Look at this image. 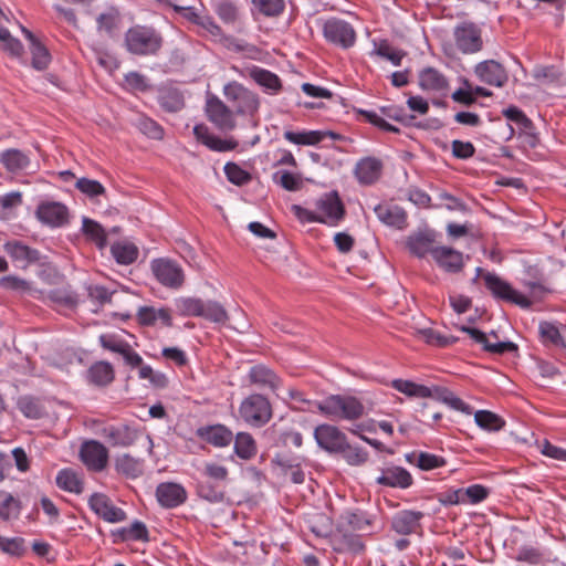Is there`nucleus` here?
Listing matches in <instances>:
<instances>
[{
    "label": "nucleus",
    "mask_w": 566,
    "mask_h": 566,
    "mask_svg": "<svg viewBox=\"0 0 566 566\" xmlns=\"http://www.w3.org/2000/svg\"><path fill=\"white\" fill-rule=\"evenodd\" d=\"M111 252L117 263L128 265L138 258V249L129 242H116L111 247Z\"/></svg>",
    "instance_id": "44"
},
{
    "label": "nucleus",
    "mask_w": 566,
    "mask_h": 566,
    "mask_svg": "<svg viewBox=\"0 0 566 566\" xmlns=\"http://www.w3.org/2000/svg\"><path fill=\"white\" fill-rule=\"evenodd\" d=\"M248 377L251 384L258 386L260 389H268L272 392H276L281 386V378L264 365L251 367Z\"/></svg>",
    "instance_id": "27"
},
{
    "label": "nucleus",
    "mask_w": 566,
    "mask_h": 566,
    "mask_svg": "<svg viewBox=\"0 0 566 566\" xmlns=\"http://www.w3.org/2000/svg\"><path fill=\"white\" fill-rule=\"evenodd\" d=\"M432 258L436 263L449 273H458L463 266V254L449 247H437L432 251Z\"/></svg>",
    "instance_id": "26"
},
{
    "label": "nucleus",
    "mask_w": 566,
    "mask_h": 566,
    "mask_svg": "<svg viewBox=\"0 0 566 566\" xmlns=\"http://www.w3.org/2000/svg\"><path fill=\"white\" fill-rule=\"evenodd\" d=\"M55 482L61 490L70 493L81 494L84 490L83 481L72 469H63L59 471Z\"/></svg>",
    "instance_id": "40"
},
{
    "label": "nucleus",
    "mask_w": 566,
    "mask_h": 566,
    "mask_svg": "<svg viewBox=\"0 0 566 566\" xmlns=\"http://www.w3.org/2000/svg\"><path fill=\"white\" fill-rule=\"evenodd\" d=\"M96 31L108 38H114L119 30L122 17L115 7H109L96 15Z\"/></svg>",
    "instance_id": "29"
},
{
    "label": "nucleus",
    "mask_w": 566,
    "mask_h": 566,
    "mask_svg": "<svg viewBox=\"0 0 566 566\" xmlns=\"http://www.w3.org/2000/svg\"><path fill=\"white\" fill-rule=\"evenodd\" d=\"M239 415L247 424L261 428L271 420L273 411L266 397L261 394H252L241 401Z\"/></svg>",
    "instance_id": "3"
},
{
    "label": "nucleus",
    "mask_w": 566,
    "mask_h": 566,
    "mask_svg": "<svg viewBox=\"0 0 566 566\" xmlns=\"http://www.w3.org/2000/svg\"><path fill=\"white\" fill-rule=\"evenodd\" d=\"M459 329L463 333H467L475 344L480 345L483 350L488 353L503 355L517 350V345L515 343L510 340H500L495 332L485 334L478 328L465 325L460 326Z\"/></svg>",
    "instance_id": "9"
},
{
    "label": "nucleus",
    "mask_w": 566,
    "mask_h": 566,
    "mask_svg": "<svg viewBox=\"0 0 566 566\" xmlns=\"http://www.w3.org/2000/svg\"><path fill=\"white\" fill-rule=\"evenodd\" d=\"M160 107L167 112L176 113L184 108L185 99L176 88H168L160 92L158 96Z\"/></svg>",
    "instance_id": "46"
},
{
    "label": "nucleus",
    "mask_w": 566,
    "mask_h": 566,
    "mask_svg": "<svg viewBox=\"0 0 566 566\" xmlns=\"http://www.w3.org/2000/svg\"><path fill=\"white\" fill-rule=\"evenodd\" d=\"M331 545L337 553L358 555L365 552L361 536L349 532L342 524H337L335 532L331 535Z\"/></svg>",
    "instance_id": "12"
},
{
    "label": "nucleus",
    "mask_w": 566,
    "mask_h": 566,
    "mask_svg": "<svg viewBox=\"0 0 566 566\" xmlns=\"http://www.w3.org/2000/svg\"><path fill=\"white\" fill-rule=\"evenodd\" d=\"M374 521L375 515L356 509L344 511L339 516L338 524H342L344 527H350L354 531H366L374 524Z\"/></svg>",
    "instance_id": "32"
},
{
    "label": "nucleus",
    "mask_w": 566,
    "mask_h": 566,
    "mask_svg": "<svg viewBox=\"0 0 566 566\" xmlns=\"http://www.w3.org/2000/svg\"><path fill=\"white\" fill-rule=\"evenodd\" d=\"M474 421L486 431H500L505 426V420L490 410H478L474 413Z\"/></svg>",
    "instance_id": "47"
},
{
    "label": "nucleus",
    "mask_w": 566,
    "mask_h": 566,
    "mask_svg": "<svg viewBox=\"0 0 566 566\" xmlns=\"http://www.w3.org/2000/svg\"><path fill=\"white\" fill-rule=\"evenodd\" d=\"M0 287L19 293H28L31 291L30 283L15 275H7L1 277Z\"/></svg>",
    "instance_id": "62"
},
{
    "label": "nucleus",
    "mask_w": 566,
    "mask_h": 566,
    "mask_svg": "<svg viewBox=\"0 0 566 566\" xmlns=\"http://www.w3.org/2000/svg\"><path fill=\"white\" fill-rule=\"evenodd\" d=\"M321 223L336 227L345 217V207L336 191L324 193L315 202Z\"/></svg>",
    "instance_id": "10"
},
{
    "label": "nucleus",
    "mask_w": 566,
    "mask_h": 566,
    "mask_svg": "<svg viewBox=\"0 0 566 566\" xmlns=\"http://www.w3.org/2000/svg\"><path fill=\"white\" fill-rule=\"evenodd\" d=\"M474 73L481 82L495 87L504 86L509 80L504 66L495 60H485L478 63Z\"/></svg>",
    "instance_id": "18"
},
{
    "label": "nucleus",
    "mask_w": 566,
    "mask_h": 566,
    "mask_svg": "<svg viewBox=\"0 0 566 566\" xmlns=\"http://www.w3.org/2000/svg\"><path fill=\"white\" fill-rule=\"evenodd\" d=\"M373 53L390 61L395 66H399L406 55L405 51L391 46L386 40L380 41Z\"/></svg>",
    "instance_id": "53"
},
{
    "label": "nucleus",
    "mask_w": 566,
    "mask_h": 566,
    "mask_svg": "<svg viewBox=\"0 0 566 566\" xmlns=\"http://www.w3.org/2000/svg\"><path fill=\"white\" fill-rule=\"evenodd\" d=\"M223 95L235 108V114L252 116L260 107L259 96L235 81L223 86Z\"/></svg>",
    "instance_id": "5"
},
{
    "label": "nucleus",
    "mask_w": 566,
    "mask_h": 566,
    "mask_svg": "<svg viewBox=\"0 0 566 566\" xmlns=\"http://www.w3.org/2000/svg\"><path fill=\"white\" fill-rule=\"evenodd\" d=\"M374 212L378 220L388 227H394L399 230L407 227V213L397 205L381 202L374 207Z\"/></svg>",
    "instance_id": "25"
},
{
    "label": "nucleus",
    "mask_w": 566,
    "mask_h": 566,
    "mask_svg": "<svg viewBox=\"0 0 566 566\" xmlns=\"http://www.w3.org/2000/svg\"><path fill=\"white\" fill-rule=\"evenodd\" d=\"M538 337L546 347L566 349V324L558 321H541Z\"/></svg>",
    "instance_id": "16"
},
{
    "label": "nucleus",
    "mask_w": 566,
    "mask_h": 566,
    "mask_svg": "<svg viewBox=\"0 0 566 566\" xmlns=\"http://www.w3.org/2000/svg\"><path fill=\"white\" fill-rule=\"evenodd\" d=\"M423 513L420 511L402 510L397 512L391 520L392 530L400 535H409L420 526Z\"/></svg>",
    "instance_id": "28"
},
{
    "label": "nucleus",
    "mask_w": 566,
    "mask_h": 566,
    "mask_svg": "<svg viewBox=\"0 0 566 566\" xmlns=\"http://www.w3.org/2000/svg\"><path fill=\"white\" fill-rule=\"evenodd\" d=\"M283 137L287 142L298 146H315L321 143L319 130H285Z\"/></svg>",
    "instance_id": "48"
},
{
    "label": "nucleus",
    "mask_w": 566,
    "mask_h": 566,
    "mask_svg": "<svg viewBox=\"0 0 566 566\" xmlns=\"http://www.w3.org/2000/svg\"><path fill=\"white\" fill-rule=\"evenodd\" d=\"M19 410L30 419H40L44 415L41 400L32 396H22L18 400Z\"/></svg>",
    "instance_id": "49"
},
{
    "label": "nucleus",
    "mask_w": 566,
    "mask_h": 566,
    "mask_svg": "<svg viewBox=\"0 0 566 566\" xmlns=\"http://www.w3.org/2000/svg\"><path fill=\"white\" fill-rule=\"evenodd\" d=\"M90 509L108 523H118L126 520V513L113 504L104 493H93L88 499Z\"/></svg>",
    "instance_id": "14"
},
{
    "label": "nucleus",
    "mask_w": 566,
    "mask_h": 566,
    "mask_svg": "<svg viewBox=\"0 0 566 566\" xmlns=\"http://www.w3.org/2000/svg\"><path fill=\"white\" fill-rule=\"evenodd\" d=\"M82 231L86 238L94 241L99 249H104L107 244L106 232L103 227L87 217L82 220Z\"/></svg>",
    "instance_id": "45"
},
{
    "label": "nucleus",
    "mask_w": 566,
    "mask_h": 566,
    "mask_svg": "<svg viewBox=\"0 0 566 566\" xmlns=\"http://www.w3.org/2000/svg\"><path fill=\"white\" fill-rule=\"evenodd\" d=\"M317 444L329 453H338L347 441L346 434L332 424H319L314 430Z\"/></svg>",
    "instance_id": "13"
},
{
    "label": "nucleus",
    "mask_w": 566,
    "mask_h": 566,
    "mask_svg": "<svg viewBox=\"0 0 566 566\" xmlns=\"http://www.w3.org/2000/svg\"><path fill=\"white\" fill-rule=\"evenodd\" d=\"M176 308L181 316L200 317L203 313V301L196 297H179L176 300Z\"/></svg>",
    "instance_id": "51"
},
{
    "label": "nucleus",
    "mask_w": 566,
    "mask_h": 566,
    "mask_svg": "<svg viewBox=\"0 0 566 566\" xmlns=\"http://www.w3.org/2000/svg\"><path fill=\"white\" fill-rule=\"evenodd\" d=\"M202 478L216 481L227 485L229 481V470L226 465L216 462H205L201 469Z\"/></svg>",
    "instance_id": "52"
},
{
    "label": "nucleus",
    "mask_w": 566,
    "mask_h": 566,
    "mask_svg": "<svg viewBox=\"0 0 566 566\" xmlns=\"http://www.w3.org/2000/svg\"><path fill=\"white\" fill-rule=\"evenodd\" d=\"M457 49L463 54H475L483 49L482 30L473 22H462L454 28Z\"/></svg>",
    "instance_id": "8"
},
{
    "label": "nucleus",
    "mask_w": 566,
    "mask_h": 566,
    "mask_svg": "<svg viewBox=\"0 0 566 566\" xmlns=\"http://www.w3.org/2000/svg\"><path fill=\"white\" fill-rule=\"evenodd\" d=\"M382 164L374 157L360 159L355 167V176L363 185H371L376 182L381 175Z\"/></svg>",
    "instance_id": "31"
},
{
    "label": "nucleus",
    "mask_w": 566,
    "mask_h": 566,
    "mask_svg": "<svg viewBox=\"0 0 566 566\" xmlns=\"http://www.w3.org/2000/svg\"><path fill=\"white\" fill-rule=\"evenodd\" d=\"M3 249L11 260L21 269H27L31 264L40 262L41 259L39 250L32 249L19 240L6 242Z\"/></svg>",
    "instance_id": "20"
},
{
    "label": "nucleus",
    "mask_w": 566,
    "mask_h": 566,
    "mask_svg": "<svg viewBox=\"0 0 566 566\" xmlns=\"http://www.w3.org/2000/svg\"><path fill=\"white\" fill-rule=\"evenodd\" d=\"M187 497L186 489L179 483L163 482L156 488V499L164 509L178 507L187 501Z\"/></svg>",
    "instance_id": "19"
},
{
    "label": "nucleus",
    "mask_w": 566,
    "mask_h": 566,
    "mask_svg": "<svg viewBox=\"0 0 566 566\" xmlns=\"http://www.w3.org/2000/svg\"><path fill=\"white\" fill-rule=\"evenodd\" d=\"M343 450L339 453L343 454L346 462L350 465H359L367 461L368 452L359 446H352L347 441L345 442Z\"/></svg>",
    "instance_id": "56"
},
{
    "label": "nucleus",
    "mask_w": 566,
    "mask_h": 566,
    "mask_svg": "<svg viewBox=\"0 0 566 566\" xmlns=\"http://www.w3.org/2000/svg\"><path fill=\"white\" fill-rule=\"evenodd\" d=\"M273 180L287 191H296L302 187L301 177L287 170H279L274 172Z\"/></svg>",
    "instance_id": "55"
},
{
    "label": "nucleus",
    "mask_w": 566,
    "mask_h": 566,
    "mask_svg": "<svg viewBox=\"0 0 566 566\" xmlns=\"http://www.w3.org/2000/svg\"><path fill=\"white\" fill-rule=\"evenodd\" d=\"M80 455L87 469L95 472L103 471L108 462V450L96 440L84 442L81 447Z\"/></svg>",
    "instance_id": "17"
},
{
    "label": "nucleus",
    "mask_w": 566,
    "mask_h": 566,
    "mask_svg": "<svg viewBox=\"0 0 566 566\" xmlns=\"http://www.w3.org/2000/svg\"><path fill=\"white\" fill-rule=\"evenodd\" d=\"M115 470L126 478L136 479L144 472V461L125 453L115 459Z\"/></svg>",
    "instance_id": "38"
},
{
    "label": "nucleus",
    "mask_w": 566,
    "mask_h": 566,
    "mask_svg": "<svg viewBox=\"0 0 566 566\" xmlns=\"http://www.w3.org/2000/svg\"><path fill=\"white\" fill-rule=\"evenodd\" d=\"M203 313L200 315V317H203L208 321H211L213 323H226L228 321V313L224 310V307L216 302V301H208L203 302Z\"/></svg>",
    "instance_id": "54"
},
{
    "label": "nucleus",
    "mask_w": 566,
    "mask_h": 566,
    "mask_svg": "<svg viewBox=\"0 0 566 566\" xmlns=\"http://www.w3.org/2000/svg\"><path fill=\"white\" fill-rule=\"evenodd\" d=\"M0 551L13 557H21L25 552L22 537H4L0 535Z\"/></svg>",
    "instance_id": "57"
},
{
    "label": "nucleus",
    "mask_w": 566,
    "mask_h": 566,
    "mask_svg": "<svg viewBox=\"0 0 566 566\" xmlns=\"http://www.w3.org/2000/svg\"><path fill=\"white\" fill-rule=\"evenodd\" d=\"M419 85L423 91L444 93L449 83L447 77L433 67H426L419 74Z\"/></svg>",
    "instance_id": "33"
},
{
    "label": "nucleus",
    "mask_w": 566,
    "mask_h": 566,
    "mask_svg": "<svg viewBox=\"0 0 566 566\" xmlns=\"http://www.w3.org/2000/svg\"><path fill=\"white\" fill-rule=\"evenodd\" d=\"M223 169L228 180L235 186L247 185L251 180V175L234 163H227Z\"/></svg>",
    "instance_id": "58"
},
{
    "label": "nucleus",
    "mask_w": 566,
    "mask_h": 566,
    "mask_svg": "<svg viewBox=\"0 0 566 566\" xmlns=\"http://www.w3.org/2000/svg\"><path fill=\"white\" fill-rule=\"evenodd\" d=\"M193 135L197 140L214 151H229L237 147L238 143L233 140L221 139L209 132L208 126L198 124L193 127Z\"/></svg>",
    "instance_id": "30"
},
{
    "label": "nucleus",
    "mask_w": 566,
    "mask_h": 566,
    "mask_svg": "<svg viewBox=\"0 0 566 566\" xmlns=\"http://www.w3.org/2000/svg\"><path fill=\"white\" fill-rule=\"evenodd\" d=\"M163 45V34L153 25L134 24L124 34V48L135 56H156Z\"/></svg>",
    "instance_id": "1"
},
{
    "label": "nucleus",
    "mask_w": 566,
    "mask_h": 566,
    "mask_svg": "<svg viewBox=\"0 0 566 566\" xmlns=\"http://www.w3.org/2000/svg\"><path fill=\"white\" fill-rule=\"evenodd\" d=\"M150 270L156 280L165 287L180 289L185 283V273L180 264L166 258L154 259Z\"/></svg>",
    "instance_id": "6"
},
{
    "label": "nucleus",
    "mask_w": 566,
    "mask_h": 566,
    "mask_svg": "<svg viewBox=\"0 0 566 566\" xmlns=\"http://www.w3.org/2000/svg\"><path fill=\"white\" fill-rule=\"evenodd\" d=\"M379 111H380V114L382 115V117L385 116L387 118L394 119V120L402 123L405 125H409L411 123V120L415 118V116L408 115L405 112L403 107L398 106V105L381 106L379 108Z\"/></svg>",
    "instance_id": "61"
},
{
    "label": "nucleus",
    "mask_w": 566,
    "mask_h": 566,
    "mask_svg": "<svg viewBox=\"0 0 566 566\" xmlns=\"http://www.w3.org/2000/svg\"><path fill=\"white\" fill-rule=\"evenodd\" d=\"M0 163L8 171L18 172L29 167L30 158L22 150L11 148L0 153Z\"/></svg>",
    "instance_id": "37"
},
{
    "label": "nucleus",
    "mask_w": 566,
    "mask_h": 566,
    "mask_svg": "<svg viewBox=\"0 0 566 566\" xmlns=\"http://www.w3.org/2000/svg\"><path fill=\"white\" fill-rule=\"evenodd\" d=\"M20 501L17 500L12 494L0 491V518L8 521L17 517L20 513Z\"/></svg>",
    "instance_id": "50"
},
{
    "label": "nucleus",
    "mask_w": 566,
    "mask_h": 566,
    "mask_svg": "<svg viewBox=\"0 0 566 566\" xmlns=\"http://www.w3.org/2000/svg\"><path fill=\"white\" fill-rule=\"evenodd\" d=\"M437 235L434 230H420L408 235L406 245L412 255L422 259L429 253L432 255V251L437 248L433 245L437 241Z\"/></svg>",
    "instance_id": "21"
},
{
    "label": "nucleus",
    "mask_w": 566,
    "mask_h": 566,
    "mask_svg": "<svg viewBox=\"0 0 566 566\" xmlns=\"http://www.w3.org/2000/svg\"><path fill=\"white\" fill-rule=\"evenodd\" d=\"M46 298L53 304L67 310H73L78 305V296L70 287H57L48 292Z\"/></svg>",
    "instance_id": "43"
},
{
    "label": "nucleus",
    "mask_w": 566,
    "mask_h": 566,
    "mask_svg": "<svg viewBox=\"0 0 566 566\" xmlns=\"http://www.w3.org/2000/svg\"><path fill=\"white\" fill-rule=\"evenodd\" d=\"M234 453L242 460H250L256 455L258 447L249 432H238L234 438Z\"/></svg>",
    "instance_id": "42"
},
{
    "label": "nucleus",
    "mask_w": 566,
    "mask_h": 566,
    "mask_svg": "<svg viewBox=\"0 0 566 566\" xmlns=\"http://www.w3.org/2000/svg\"><path fill=\"white\" fill-rule=\"evenodd\" d=\"M22 31L25 38L30 42V50L32 54V66L35 70L42 71L45 70L51 61V56L49 51L44 45H42L39 40L33 35V33L24 28Z\"/></svg>",
    "instance_id": "36"
},
{
    "label": "nucleus",
    "mask_w": 566,
    "mask_h": 566,
    "mask_svg": "<svg viewBox=\"0 0 566 566\" xmlns=\"http://www.w3.org/2000/svg\"><path fill=\"white\" fill-rule=\"evenodd\" d=\"M35 214L40 222L52 228L64 227L69 223V209L61 202H41Z\"/></svg>",
    "instance_id": "15"
},
{
    "label": "nucleus",
    "mask_w": 566,
    "mask_h": 566,
    "mask_svg": "<svg viewBox=\"0 0 566 566\" xmlns=\"http://www.w3.org/2000/svg\"><path fill=\"white\" fill-rule=\"evenodd\" d=\"M196 436L216 448L228 447L233 440L232 431L221 423L199 427Z\"/></svg>",
    "instance_id": "23"
},
{
    "label": "nucleus",
    "mask_w": 566,
    "mask_h": 566,
    "mask_svg": "<svg viewBox=\"0 0 566 566\" xmlns=\"http://www.w3.org/2000/svg\"><path fill=\"white\" fill-rule=\"evenodd\" d=\"M317 408L323 415L335 421H355L365 415L363 402L358 398L347 395H331L323 399Z\"/></svg>",
    "instance_id": "2"
},
{
    "label": "nucleus",
    "mask_w": 566,
    "mask_h": 566,
    "mask_svg": "<svg viewBox=\"0 0 566 566\" xmlns=\"http://www.w3.org/2000/svg\"><path fill=\"white\" fill-rule=\"evenodd\" d=\"M101 436L112 446L126 448L135 443L138 431L128 424H109L102 429Z\"/></svg>",
    "instance_id": "22"
},
{
    "label": "nucleus",
    "mask_w": 566,
    "mask_h": 566,
    "mask_svg": "<svg viewBox=\"0 0 566 566\" xmlns=\"http://www.w3.org/2000/svg\"><path fill=\"white\" fill-rule=\"evenodd\" d=\"M75 187L88 198H95L105 193V187L94 179L80 178L76 180Z\"/></svg>",
    "instance_id": "60"
},
{
    "label": "nucleus",
    "mask_w": 566,
    "mask_h": 566,
    "mask_svg": "<svg viewBox=\"0 0 566 566\" xmlns=\"http://www.w3.org/2000/svg\"><path fill=\"white\" fill-rule=\"evenodd\" d=\"M490 494V490L482 484H472L463 489L464 502L478 504L483 502Z\"/></svg>",
    "instance_id": "63"
},
{
    "label": "nucleus",
    "mask_w": 566,
    "mask_h": 566,
    "mask_svg": "<svg viewBox=\"0 0 566 566\" xmlns=\"http://www.w3.org/2000/svg\"><path fill=\"white\" fill-rule=\"evenodd\" d=\"M252 3L265 17H277L285 8L284 0H252Z\"/></svg>",
    "instance_id": "59"
},
{
    "label": "nucleus",
    "mask_w": 566,
    "mask_h": 566,
    "mask_svg": "<svg viewBox=\"0 0 566 566\" xmlns=\"http://www.w3.org/2000/svg\"><path fill=\"white\" fill-rule=\"evenodd\" d=\"M325 40L336 46L347 50L356 43L354 27L339 18H329L323 24Z\"/></svg>",
    "instance_id": "7"
},
{
    "label": "nucleus",
    "mask_w": 566,
    "mask_h": 566,
    "mask_svg": "<svg viewBox=\"0 0 566 566\" xmlns=\"http://www.w3.org/2000/svg\"><path fill=\"white\" fill-rule=\"evenodd\" d=\"M376 483L397 489H408L413 483V478L410 472L398 465H391L381 469L380 475L376 478Z\"/></svg>",
    "instance_id": "24"
},
{
    "label": "nucleus",
    "mask_w": 566,
    "mask_h": 566,
    "mask_svg": "<svg viewBox=\"0 0 566 566\" xmlns=\"http://www.w3.org/2000/svg\"><path fill=\"white\" fill-rule=\"evenodd\" d=\"M197 494L200 499L212 503H221L226 499V485L203 478L197 483Z\"/></svg>",
    "instance_id": "34"
},
{
    "label": "nucleus",
    "mask_w": 566,
    "mask_h": 566,
    "mask_svg": "<svg viewBox=\"0 0 566 566\" xmlns=\"http://www.w3.org/2000/svg\"><path fill=\"white\" fill-rule=\"evenodd\" d=\"M483 280L485 287L495 300L517 305L521 308H530L532 306V302L525 295L513 289L509 282L501 279L497 274L486 272L483 275Z\"/></svg>",
    "instance_id": "4"
},
{
    "label": "nucleus",
    "mask_w": 566,
    "mask_h": 566,
    "mask_svg": "<svg viewBox=\"0 0 566 566\" xmlns=\"http://www.w3.org/2000/svg\"><path fill=\"white\" fill-rule=\"evenodd\" d=\"M218 17L227 24H234L239 18L238 8L230 1H221L217 4Z\"/></svg>",
    "instance_id": "64"
},
{
    "label": "nucleus",
    "mask_w": 566,
    "mask_h": 566,
    "mask_svg": "<svg viewBox=\"0 0 566 566\" xmlns=\"http://www.w3.org/2000/svg\"><path fill=\"white\" fill-rule=\"evenodd\" d=\"M206 114L208 119L221 130H232L235 127L234 112L216 95L207 96Z\"/></svg>",
    "instance_id": "11"
},
{
    "label": "nucleus",
    "mask_w": 566,
    "mask_h": 566,
    "mask_svg": "<svg viewBox=\"0 0 566 566\" xmlns=\"http://www.w3.org/2000/svg\"><path fill=\"white\" fill-rule=\"evenodd\" d=\"M250 76L255 83L272 94H276L281 90V80L275 73L269 70L254 66L250 70Z\"/></svg>",
    "instance_id": "39"
},
{
    "label": "nucleus",
    "mask_w": 566,
    "mask_h": 566,
    "mask_svg": "<svg viewBox=\"0 0 566 566\" xmlns=\"http://www.w3.org/2000/svg\"><path fill=\"white\" fill-rule=\"evenodd\" d=\"M88 380L96 386H107L114 380L113 366L107 361H97L87 371Z\"/></svg>",
    "instance_id": "41"
},
{
    "label": "nucleus",
    "mask_w": 566,
    "mask_h": 566,
    "mask_svg": "<svg viewBox=\"0 0 566 566\" xmlns=\"http://www.w3.org/2000/svg\"><path fill=\"white\" fill-rule=\"evenodd\" d=\"M137 319L140 325L153 326L157 321H160L165 326L172 325V318L168 308H155L153 306L139 307L137 312Z\"/></svg>",
    "instance_id": "35"
}]
</instances>
